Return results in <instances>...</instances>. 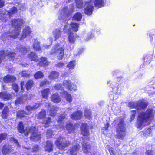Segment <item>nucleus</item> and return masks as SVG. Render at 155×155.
Masks as SVG:
<instances>
[{
    "label": "nucleus",
    "mask_w": 155,
    "mask_h": 155,
    "mask_svg": "<svg viewBox=\"0 0 155 155\" xmlns=\"http://www.w3.org/2000/svg\"><path fill=\"white\" fill-rule=\"evenodd\" d=\"M140 111V110H134L131 111V116H130V121H131L135 118V116L137 112V113H139Z\"/></svg>",
    "instance_id": "46"
},
{
    "label": "nucleus",
    "mask_w": 155,
    "mask_h": 155,
    "mask_svg": "<svg viewBox=\"0 0 155 155\" xmlns=\"http://www.w3.org/2000/svg\"><path fill=\"white\" fill-rule=\"evenodd\" d=\"M71 84V81L70 80H65L63 82V85L68 89H71L70 86Z\"/></svg>",
    "instance_id": "39"
},
{
    "label": "nucleus",
    "mask_w": 155,
    "mask_h": 155,
    "mask_svg": "<svg viewBox=\"0 0 155 155\" xmlns=\"http://www.w3.org/2000/svg\"><path fill=\"white\" fill-rule=\"evenodd\" d=\"M65 127L69 133L72 132L74 129V127L72 124L70 123L66 125Z\"/></svg>",
    "instance_id": "36"
},
{
    "label": "nucleus",
    "mask_w": 155,
    "mask_h": 155,
    "mask_svg": "<svg viewBox=\"0 0 155 155\" xmlns=\"http://www.w3.org/2000/svg\"><path fill=\"white\" fill-rule=\"evenodd\" d=\"M46 114V111L44 110H42L38 114V117L40 119H42L45 116Z\"/></svg>",
    "instance_id": "47"
},
{
    "label": "nucleus",
    "mask_w": 155,
    "mask_h": 155,
    "mask_svg": "<svg viewBox=\"0 0 155 155\" xmlns=\"http://www.w3.org/2000/svg\"><path fill=\"white\" fill-rule=\"evenodd\" d=\"M31 31L29 27H26L23 30L22 36L20 38V40H22L27 36L30 35Z\"/></svg>",
    "instance_id": "20"
},
{
    "label": "nucleus",
    "mask_w": 155,
    "mask_h": 155,
    "mask_svg": "<svg viewBox=\"0 0 155 155\" xmlns=\"http://www.w3.org/2000/svg\"><path fill=\"white\" fill-rule=\"evenodd\" d=\"M151 132L150 128H148L144 131V134L145 135H148Z\"/></svg>",
    "instance_id": "62"
},
{
    "label": "nucleus",
    "mask_w": 155,
    "mask_h": 155,
    "mask_svg": "<svg viewBox=\"0 0 155 155\" xmlns=\"http://www.w3.org/2000/svg\"><path fill=\"white\" fill-rule=\"evenodd\" d=\"M22 97H19L15 101V103L16 104H20L22 101Z\"/></svg>",
    "instance_id": "59"
},
{
    "label": "nucleus",
    "mask_w": 155,
    "mask_h": 155,
    "mask_svg": "<svg viewBox=\"0 0 155 155\" xmlns=\"http://www.w3.org/2000/svg\"><path fill=\"white\" fill-rule=\"evenodd\" d=\"M64 45H62L61 42H60L53 47L51 54L52 55L54 53H55L58 55V59L61 60L63 59L64 55Z\"/></svg>",
    "instance_id": "5"
},
{
    "label": "nucleus",
    "mask_w": 155,
    "mask_h": 155,
    "mask_svg": "<svg viewBox=\"0 0 155 155\" xmlns=\"http://www.w3.org/2000/svg\"><path fill=\"white\" fill-rule=\"evenodd\" d=\"M49 93V89L46 88L43 90L41 91V95L43 98L47 99Z\"/></svg>",
    "instance_id": "32"
},
{
    "label": "nucleus",
    "mask_w": 155,
    "mask_h": 155,
    "mask_svg": "<svg viewBox=\"0 0 155 155\" xmlns=\"http://www.w3.org/2000/svg\"><path fill=\"white\" fill-rule=\"evenodd\" d=\"M12 87L15 92H17L18 91V86L16 83H13L12 84Z\"/></svg>",
    "instance_id": "52"
},
{
    "label": "nucleus",
    "mask_w": 155,
    "mask_h": 155,
    "mask_svg": "<svg viewBox=\"0 0 155 155\" xmlns=\"http://www.w3.org/2000/svg\"><path fill=\"white\" fill-rule=\"evenodd\" d=\"M11 97V95L9 93L4 92L0 93V98L1 99L7 101L9 100Z\"/></svg>",
    "instance_id": "25"
},
{
    "label": "nucleus",
    "mask_w": 155,
    "mask_h": 155,
    "mask_svg": "<svg viewBox=\"0 0 155 155\" xmlns=\"http://www.w3.org/2000/svg\"><path fill=\"white\" fill-rule=\"evenodd\" d=\"M54 87L56 89H61V84L60 83H58L55 85Z\"/></svg>",
    "instance_id": "64"
},
{
    "label": "nucleus",
    "mask_w": 155,
    "mask_h": 155,
    "mask_svg": "<svg viewBox=\"0 0 155 155\" xmlns=\"http://www.w3.org/2000/svg\"><path fill=\"white\" fill-rule=\"evenodd\" d=\"M12 24L15 28V30L13 31L15 35H12V36L14 38H17L20 34L22 26L24 24V21L21 19H13L12 21Z\"/></svg>",
    "instance_id": "3"
},
{
    "label": "nucleus",
    "mask_w": 155,
    "mask_h": 155,
    "mask_svg": "<svg viewBox=\"0 0 155 155\" xmlns=\"http://www.w3.org/2000/svg\"><path fill=\"white\" fill-rule=\"evenodd\" d=\"M51 118L50 117H46L44 118L43 120L42 124H44L45 128L48 127L51 122Z\"/></svg>",
    "instance_id": "30"
},
{
    "label": "nucleus",
    "mask_w": 155,
    "mask_h": 155,
    "mask_svg": "<svg viewBox=\"0 0 155 155\" xmlns=\"http://www.w3.org/2000/svg\"><path fill=\"white\" fill-rule=\"evenodd\" d=\"M16 54L15 53L11 52L8 50L2 51H0V63L1 62L2 60H3L5 57H9V58H13Z\"/></svg>",
    "instance_id": "12"
},
{
    "label": "nucleus",
    "mask_w": 155,
    "mask_h": 155,
    "mask_svg": "<svg viewBox=\"0 0 155 155\" xmlns=\"http://www.w3.org/2000/svg\"><path fill=\"white\" fill-rule=\"evenodd\" d=\"M69 24L65 25L64 28V31L65 33H71V31L77 32L78 30L79 25L76 23H71L70 26V27L69 29L68 28Z\"/></svg>",
    "instance_id": "10"
},
{
    "label": "nucleus",
    "mask_w": 155,
    "mask_h": 155,
    "mask_svg": "<svg viewBox=\"0 0 155 155\" xmlns=\"http://www.w3.org/2000/svg\"><path fill=\"white\" fill-rule=\"evenodd\" d=\"M154 115L152 109H148L145 112H140L138 115L136 127L139 128L143 127L146 125V122L151 120Z\"/></svg>",
    "instance_id": "1"
},
{
    "label": "nucleus",
    "mask_w": 155,
    "mask_h": 155,
    "mask_svg": "<svg viewBox=\"0 0 155 155\" xmlns=\"http://www.w3.org/2000/svg\"><path fill=\"white\" fill-rule=\"evenodd\" d=\"M59 76V73L55 71H51L49 76V78L51 79H56Z\"/></svg>",
    "instance_id": "29"
},
{
    "label": "nucleus",
    "mask_w": 155,
    "mask_h": 155,
    "mask_svg": "<svg viewBox=\"0 0 155 155\" xmlns=\"http://www.w3.org/2000/svg\"><path fill=\"white\" fill-rule=\"evenodd\" d=\"M26 110L29 112H30L31 111L34 110L33 106L31 107L30 106H28L26 107Z\"/></svg>",
    "instance_id": "60"
},
{
    "label": "nucleus",
    "mask_w": 155,
    "mask_h": 155,
    "mask_svg": "<svg viewBox=\"0 0 155 155\" xmlns=\"http://www.w3.org/2000/svg\"><path fill=\"white\" fill-rule=\"evenodd\" d=\"M60 93L62 96L65 97L68 94L67 91L62 90L61 91Z\"/></svg>",
    "instance_id": "61"
},
{
    "label": "nucleus",
    "mask_w": 155,
    "mask_h": 155,
    "mask_svg": "<svg viewBox=\"0 0 155 155\" xmlns=\"http://www.w3.org/2000/svg\"><path fill=\"white\" fill-rule=\"evenodd\" d=\"M109 126V124L108 123H107L105 125V126L102 128V130L103 131V133L104 134H105L106 133L104 131H107L108 130V128Z\"/></svg>",
    "instance_id": "49"
},
{
    "label": "nucleus",
    "mask_w": 155,
    "mask_h": 155,
    "mask_svg": "<svg viewBox=\"0 0 155 155\" xmlns=\"http://www.w3.org/2000/svg\"><path fill=\"white\" fill-rule=\"evenodd\" d=\"M53 145L51 141H47L46 144L44 147V149L45 151L51 152L53 150Z\"/></svg>",
    "instance_id": "24"
},
{
    "label": "nucleus",
    "mask_w": 155,
    "mask_h": 155,
    "mask_svg": "<svg viewBox=\"0 0 155 155\" xmlns=\"http://www.w3.org/2000/svg\"><path fill=\"white\" fill-rule=\"evenodd\" d=\"M76 6L78 8H81L86 6L84 10V12L86 14L90 15L92 14L94 6H93L92 1H86L84 4L82 0H76Z\"/></svg>",
    "instance_id": "2"
},
{
    "label": "nucleus",
    "mask_w": 155,
    "mask_h": 155,
    "mask_svg": "<svg viewBox=\"0 0 155 155\" xmlns=\"http://www.w3.org/2000/svg\"><path fill=\"white\" fill-rule=\"evenodd\" d=\"M94 31H92L91 32L88 34L87 38L85 40L86 41H87L89 40V39L93 38L94 37Z\"/></svg>",
    "instance_id": "50"
},
{
    "label": "nucleus",
    "mask_w": 155,
    "mask_h": 155,
    "mask_svg": "<svg viewBox=\"0 0 155 155\" xmlns=\"http://www.w3.org/2000/svg\"><path fill=\"white\" fill-rule=\"evenodd\" d=\"M51 100L54 103H58L61 101V98L59 94L57 93L53 94L51 97Z\"/></svg>",
    "instance_id": "22"
},
{
    "label": "nucleus",
    "mask_w": 155,
    "mask_h": 155,
    "mask_svg": "<svg viewBox=\"0 0 155 155\" xmlns=\"http://www.w3.org/2000/svg\"><path fill=\"white\" fill-rule=\"evenodd\" d=\"M28 57L31 61H37L38 60V56L35 52H31L28 55Z\"/></svg>",
    "instance_id": "31"
},
{
    "label": "nucleus",
    "mask_w": 155,
    "mask_h": 155,
    "mask_svg": "<svg viewBox=\"0 0 155 155\" xmlns=\"http://www.w3.org/2000/svg\"><path fill=\"white\" fill-rule=\"evenodd\" d=\"M29 130V131L28 132V134H31L30 138L31 140L34 141H37L39 140L41 138V136L39 134L37 133V130L36 127H30Z\"/></svg>",
    "instance_id": "9"
},
{
    "label": "nucleus",
    "mask_w": 155,
    "mask_h": 155,
    "mask_svg": "<svg viewBox=\"0 0 155 155\" xmlns=\"http://www.w3.org/2000/svg\"><path fill=\"white\" fill-rule=\"evenodd\" d=\"M125 131L126 128L123 121L120 120L116 128L117 138L119 139H123L125 136Z\"/></svg>",
    "instance_id": "6"
},
{
    "label": "nucleus",
    "mask_w": 155,
    "mask_h": 155,
    "mask_svg": "<svg viewBox=\"0 0 155 155\" xmlns=\"http://www.w3.org/2000/svg\"><path fill=\"white\" fill-rule=\"evenodd\" d=\"M83 150L84 152L87 153L90 151V147L87 143H83L82 144Z\"/></svg>",
    "instance_id": "37"
},
{
    "label": "nucleus",
    "mask_w": 155,
    "mask_h": 155,
    "mask_svg": "<svg viewBox=\"0 0 155 155\" xmlns=\"http://www.w3.org/2000/svg\"><path fill=\"white\" fill-rule=\"evenodd\" d=\"M7 134L5 133L0 134V141L4 140L6 137Z\"/></svg>",
    "instance_id": "54"
},
{
    "label": "nucleus",
    "mask_w": 155,
    "mask_h": 155,
    "mask_svg": "<svg viewBox=\"0 0 155 155\" xmlns=\"http://www.w3.org/2000/svg\"><path fill=\"white\" fill-rule=\"evenodd\" d=\"M80 148V146L78 144L73 145L70 150V154L71 155H76Z\"/></svg>",
    "instance_id": "17"
},
{
    "label": "nucleus",
    "mask_w": 155,
    "mask_h": 155,
    "mask_svg": "<svg viewBox=\"0 0 155 155\" xmlns=\"http://www.w3.org/2000/svg\"><path fill=\"white\" fill-rule=\"evenodd\" d=\"M17 12V9L15 7H13L8 11H7V14L9 16V18L12 15L15 14Z\"/></svg>",
    "instance_id": "35"
},
{
    "label": "nucleus",
    "mask_w": 155,
    "mask_h": 155,
    "mask_svg": "<svg viewBox=\"0 0 155 155\" xmlns=\"http://www.w3.org/2000/svg\"><path fill=\"white\" fill-rule=\"evenodd\" d=\"M108 150L111 155H119V153H118L114 151L112 147H110L108 148Z\"/></svg>",
    "instance_id": "48"
},
{
    "label": "nucleus",
    "mask_w": 155,
    "mask_h": 155,
    "mask_svg": "<svg viewBox=\"0 0 155 155\" xmlns=\"http://www.w3.org/2000/svg\"><path fill=\"white\" fill-rule=\"evenodd\" d=\"M57 147L61 150H65V148L70 144L68 141H67L65 139L61 137L58 138L55 142Z\"/></svg>",
    "instance_id": "8"
},
{
    "label": "nucleus",
    "mask_w": 155,
    "mask_h": 155,
    "mask_svg": "<svg viewBox=\"0 0 155 155\" xmlns=\"http://www.w3.org/2000/svg\"><path fill=\"white\" fill-rule=\"evenodd\" d=\"M45 106L49 111L50 115L53 117H54L56 114V111L59 109L58 107L55 106H53L51 103H49L46 104Z\"/></svg>",
    "instance_id": "11"
},
{
    "label": "nucleus",
    "mask_w": 155,
    "mask_h": 155,
    "mask_svg": "<svg viewBox=\"0 0 155 155\" xmlns=\"http://www.w3.org/2000/svg\"><path fill=\"white\" fill-rule=\"evenodd\" d=\"M69 34V35L68 37V41L70 43L69 46L70 47V48L71 49H73L74 47L73 45H72L73 44H74V43L75 39L74 36V35L73 33H68Z\"/></svg>",
    "instance_id": "18"
},
{
    "label": "nucleus",
    "mask_w": 155,
    "mask_h": 155,
    "mask_svg": "<svg viewBox=\"0 0 155 155\" xmlns=\"http://www.w3.org/2000/svg\"><path fill=\"white\" fill-rule=\"evenodd\" d=\"M9 114V108L7 107H5L2 112V117L4 119H6Z\"/></svg>",
    "instance_id": "27"
},
{
    "label": "nucleus",
    "mask_w": 155,
    "mask_h": 155,
    "mask_svg": "<svg viewBox=\"0 0 155 155\" xmlns=\"http://www.w3.org/2000/svg\"><path fill=\"white\" fill-rule=\"evenodd\" d=\"M66 118V115L64 114H63L59 116L58 117V123L61 122L62 121L64 120Z\"/></svg>",
    "instance_id": "45"
},
{
    "label": "nucleus",
    "mask_w": 155,
    "mask_h": 155,
    "mask_svg": "<svg viewBox=\"0 0 155 155\" xmlns=\"http://www.w3.org/2000/svg\"><path fill=\"white\" fill-rule=\"evenodd\" d=\"M82 114L80 111H78L75 112L71 114V118L75 120L80 119L82 116Z\"/></svg>",
    "instance_id": "23"
},
{
    "label": "nucleus",
    "mask_w": 155,
    "mask_h": 155,
    "mask_svg": "<svg viewBox=\"0 0 155 155\" xmlns=\"http://www.w3.org/2000/svg\"><path fill=\"white\" fill-rule=\"evenodd\" d=\"M48 83V81L46 80H44L43 81L41 82L40 84V86H43L44 85L47 84Z\"/></svg>",
    "instance_id": "63"
},
{
    "label": "nucleus",
    "mask_w": 155,
    "mask_h": 155,
    "mask_svg": "<svg viewBox=\"0 0 155 155\" xmlns=\"http://www.w3.org/2000/svg\"><path fill=\"white\" fill-rule=\"evenodd\" d=\"M70 88L71 89H69L70 91L75 90L77 89V87L75 84L72 83L71 84L70 86Z\"/></svg>",
    "instance_id": "57"
},
{
    "label": "nucleus",
    "mask_w": 155,
    "mask_h": 155,
    "mask_svg": "<svg viewBox=\"0 0 155 155\" xmlns=\"http://www.w3.org/2000/svg\"><path fill=\"white\" fill-rule=\"evenodd\" d=\"M75 66V61L74 60L70 61L68 64L67 65V67L69 68V69H73Z\"/></svg>",
    "instance_id": "44"
},
{
    "label": "nucleus",
    "mask_w": 155,
    "mask_h": 155,
    "mask_svg": "<svg viewBox=\"0 0 155 155\" xmlns=\"http://www.w3.org/2000/svg\"><path fill=\"white\" fill-rule=\"evenodd\" d=\"M73 12L72 9H68L67 7H64L60 11V13L58 18L61 21H64L66 23L67 20L70 18V14Z\"/></svg>",
    "instance_id": "4"
},
{
    "label": "nucleus",
    "mask_w": 155,
    "mask_h": 155,
    "mask_svg": "<svg viewBox=\"0 0 155 155\" xmlns=\"http://www.w3.org/2000/svg\"><path fill=\"white\" fill-rule=\"evenodd\" d=\"M13 152L12 147L8 144L4 145L2 149L3 155H9L11 152Z\"/></svg>",
    "instance_id": "13"
},
{
    "label": "nucleus",
    "mask_w": 155,
    "mask_h": 155,
    "mask_svg": "<svg viewBox=\"0 0 155 155\" xmlns=\"http://www.w3.org/2000/svg\"><path fill=\"white\" fill-rule=\"evenodd\" d=\"M12 35H15L13 33V32L11 34H8L7 32H5L1 35V37L2 40H5L6 38H8V37H10L11 38H14L11 36Z\"/></svg>",
    "instance_id": "34"
},
{
    "label": "nucleus",
    "mask_w": 155,
    "mask_h": 155,
    "mask_svg": "<svg viewBox=\"0 0 155 155\" xmlns=\"http://www.w3.org/2000/svg\"><path fill=\"white\" fill-rule=\"evenodd\" d=\"M28 115V114L24 110H20L17 112V116L18 118H22L25 117V115Z\"/></svg>",
    "instance_id": "28"
},
{
    "label": "nucleus",
    "mask_w": 155,
    "mask_h": 155,
    "mask_svg": "<svg viewBox=\"0 0 155 155\" xmlns=\"http://www.w3.org/2000/svg\"><path fill=\"white\" fill-rule=\"evenodd\" d=\"M67 101L69 102L70 103L72 101V99L71 96L68 94L65 97Z\"/></svg>",
    "instance_id": "53"
},
{
    "label": "nucleus",
    "mask_w": 155,
    "mask_h": 155,
    "mask_svg": "<svg viewBox=\"0 0 155 155\" xmlns=\"http://www.w3.org/2000/svg\"><path fill=\"white\" fill-rule=\"evenodd\" d=\"M10 139L11 141L14 142V143H16V146H17V147H20V146L19 144L18 143V141L16 139H15L14 138H13V137H11L10 138Z\"/></svg>",
    "instance_id": "56"
},
{
    "label": "nucleus",
    "mask_w": 155,
    "mask_h": 155,
    "mask_svg": "<svg viewBox=\"0 0 155 155\" xmlns=\"http://www.w3.org/2000/svg\"><path fill=\"white\" fill-rule=\"evenodd\" d=\"M33 83V81L32 80H30L28 81L26 84V89L27 90H30L32 87Z\"/></svg>",
    "instance_id": "41"
},
{
    "label": "nucleus",
    "mask_w": 155,
    "mask_h": 155,
    "mask_svg": "<svg viewBox=\"0 0 155 155\" xmlns=\"http://www.w3.org/2000/svg\"><path fill=\"white\" fill-rule=\"evenodd\" d=\"M40 65H42V64L44 66H46L48 65V62L47 61V58L45 57H42L41 59Z\"/></svg>",
    "instance_id": "40"
},
{
    "label": "nucleus",
    "mask_w": 155,
    "mask_h": 155,
    "mask_svg": "<svg viewBox=\"0 0 155 155\" xmlns=\"http://www.w3.org/2000/svg\"><path fill=\"white\" fill-rule=\"evenodd\" d=\"M52 135V131L51 130H48L46 132V137L47 138H49L51 137Z\"/></svg>",
    "instance_id": "55"
},
{
    "label": "nucleus",
    "mask_w": 155,
    "mask_h": 155,
    "mask_svg": "<svg viewBox=\"0 0 155 155\" xmlns=\"http://www.w3.org/2000/svg\"><path fill=\"white\" fill-rule=\"evenodd\" d=\"M21 75L22 77H28L29 76V74L27 73V72L26 71H22L21 74Z\"/></svg>",
    "instance_id": "58"
},
{
    "label": "nucleus",
    "mask_w": 155,
    "mask_h": 155,
    "mask_svg": "<svg viewBox=\"0 0 155 155\" xmlns=\"http://www.w3.org/2000/svg\"><path fill=\"white\" fill-rule=\"evenodd\" d=\"M91 115V112L90 110L87 109L84 110V115L87 118L90 117Z\"/></svg>",
    "instance_id": "51"
},
{
    "label": "nucleus",
    "mask_w": 155,
    "mask_h": 155,
    "mask_svg": "<svg viewBox=\"0 0 155 155\" xmlns=\"http://www.w3.org/2000/svg\"><path fill=\"white\" fill-rule=\"evenodd\" d=\"M16 78L13 76L8 75L5 77L3 79H1L5 82H12L15 81Z\"/></svg>",
    "instance_id": "21"
},
{
    "label": "nucleus",
    "mask_w": 155,
    "mask_h": 155,
    "mask_svg": "<svg viewBox=\"0 0 155 155\" xmlns=\"http://www.w3.org/2000/svg\"><path fill=\"white\" fill-rule=\"evenodd\" d=\"M81 133L84 136H87L89 134L88 127L87 124H82L81 127Z\"/></svg>",
    "instance_id": "16"
},
{
    "label": "nucleus",
    "mask_w": 155,
    "mask_h": 155,
    "mask_svg": "<svg viewBox=\"0 0 155 155\" xmlns=\"http://www.w3.org/2000/svg\"><path fill=\"white\" fill-rule=\"evenodd\" d=\"M82 17L81 14L80 13L78 12L73 17V19L76 21H80Z\"/></svg>",
    "instance_id": "42"
},
{
    "label": "nucleus",
    "mask_w": 155,
    "mask_h": 155,
    "mask_svg": "<svg viewBox=\"0 0 155 155\" xmlns=\"http://www.w3.org/2000/svg\"><path fill=\"white\" fill-rule=\"evenodd\" d=\"M61 32L59 29H56L53 32V34L54 36L55 40L58 39L61 36Z\"/></svg>",
    "instance_id": "38"
},
{
    "label": "nucleus",
    "mask_w": 155,
    "mask_h": 155,
    "mask_svg": "<svg viewBox=\"0 0 155 155\" xmlns=\"http://www.w3.org/2000/svg\"><path fill=\"white\" fill-rule=\"evenodd\" d=\"M34 49L36 51H40L41 48L40 46L39 43L36 40H35L33 45Z\"/></svg>",
    "instance_id": "33"
},
{
    "label": "nucleus",
    "mask_w": 155,
    "mask_h": 155,
    "mask_svg": "<svg viewBox=\"0 0 155 155\" xmlns=\"http://www.w3.org/2000/svg\"><path fill=\"white\" fill-rule=\"evenodd\" d=\"M147 102L140 101L136 102H131L128 104V106L131 108H137L136 110H144L147 106Z\"/></svg>",
    "instance_id": "7"
},
{
    "label": "nucleus",
    "mask_w": 155,
    "mask_h": 155,
    "mask_svg": "<svg viewBox=\"0 0 155 155\" xmlns=\"http://www.w3.org/2000/svg\"><path fill=\"white\" fill-rule=\"evenodd\" d=\"M7 13V11L5 9L0 10V19L2 21H6L9 18Z\"/></svg>",
    "instance_id": "19"
},
{
    "label": "nucleus",
    "mask_w": 155,
    "mask_h": 155,
    "mask_svg": "<svg viewBox=\"0 0 155 155\" xmlns=\"http://www.w3.org/2000/svg\"><path fill=\"white\" fill-rule=\"evenodd\" d=\"M43 73L41 71H38L34 75L35 78L36 79L44 77Z\"/></svg>",
    "instance_id": "43"
},
{
    "label": "nucleus",
    "mask_w": 155,
    "mask_h": 155,
    "mask_svg": "<svg viewBox=\"0 0 155 155\" xmlns=\"http://www.w3.org/2000/svg\"><path fill=\"white\" fill-rule=\"evenodd\" d=\"M90 1H92L93 3L94 2L95 6L98 8H100L104 6V2L103 0H95L94 2L92 0Z\"/></svg>",
    "instance_id": "26"
},
{
    "label": "nucleus",
    "mask_w": 155,
    "mask_h": 155,
    "mask_svg": "<svg viewBox=\"0 0 155 155\" xmlns=\"http://www.w3.org/2000/svg\"><path fill=\"white\" fill-rule=\"evenodd\" d=\"M24 126L23 123L22 122H19L18 127V131L21 133H24L25 136H28V132L29 131V130L30 129V127H28L26 129H24Z\"/></svg>",
    "instance_id": "15"
},
{
    "label": "nucleus",
    "mask_w": 155,
    "mask_h": 155,
    "mask_svg": "<svg viewBox=\"0 0 155 155\" xmlns=\"http://www.w3.org/2000/svg\"><path fill=\"white\" fill-rule=\"evenodd\" d=\"M30 48L27 46L26 48L22 45H18L17 47V49L15 52H18V51L19 54H23L26 53L28 51H29Z\"/></svg>",
    "instance_id": "14"
}]
</instances>
